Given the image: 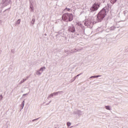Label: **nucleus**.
Segmentation results:
<instances>
[{
	"mask_svg": "<svg viewBox=\"0 0 128 128\" xmlns=\"http://www.w3.org/2000/svg\"><path fill=\"white\" fill-rule=\"evenodd\" d=\"M106 8H103L98 14L97 18L98 20V22H102L104 17L106 16V12H108V10H106Z\"/></svg>",
	"mask_w": 128,
	"mask_h": 128,
	"instance_id": "1",
	"label": "nucleus"
},
{
	"mask_svg": "<svg viewBox=\"0 0 128 128\" xmlns=\"http://www.w3.org/2000/svg\"><path fill=\"white\" fill-rule=\"evenodd\" d=\"M62 18L63 20H66V22H72L74 20V16L72 14L66 13L62 15Z\"/></svg>",
	"mask_w": 128,
	"mask_h": 128,
	"instance_id": "2",
	"label": "nucleus"
},
{
	"mask_svg": "<svg viewBox=\"0 0 128 128\" xmlns=\"http://www.w3.org/2000/svg\"><path fill=\"white\" fill-rule=\"evenodd\" d=\"M94 20L91 18H88L84 22V26H94Z\"/></svg>",
	"mask_w": 128,
	"mask_h": 128,
	"instance_id": "3",
	"label": "nucleus"
},
{
	"mask_svg": "<svg viewBox=\"0 0 128 128\" xmlns=\"http://www.w3.org/2000/svg\"><path fill=\"white\" fill-rule=\"evenodd\" d=\"M98 8H100V4H94L90 8V12H96V10H98Z\"/></svg>",
	"mask_w": 128,
	"mask_h": 128,
	"instance_id": "4",
	"label": "nucleus"
},
{
	"mask_svg": "<svg viewBox=\"0 0 128 128\" xmlns=\"http://www.w3.org/2000/svg\"><path fill=\"white\" fill-rule=\"evenodd\" d=\"M68 32H76V28H74V26H69L68 28Z\"/></svg>",
	"mask_w": 128,
	"mask_h": 128,
	"instance_id": "5",
	"label": "nucleus"
},
{
	"mask_svg": "<svg viewBox=\"0 0 128 128\" xmlns=\"http://www.w3.org/2000/svg\"><path fill=\"white\" fill-rule=\"evenodd\" d=\"M60 36L64 37V30H60V31H59L58 32V34H56V36Z\"/></svg>",
	"mask_w": 128,
	"mask_h": 128,
	"instance_id": "6",
	"label": "nucleus"
},
{
	"mask_svg": "<svg viewBox=\"0 0 128 128\" xmlns=\"http://www.w3.org/2000/svg\"><path fill=\"white\" fill-rule=\"evenodd\" d=\"M124 18L126 20L128 18V11L126 10L124 12Z\"/></svg>",
	"mask_w": 128,
	"mask_h": 128,
	"instance_id": "7",
	"label": "nucleus"
},
{
	"mask_svg": "<svg viewBox=\"0 0 128 128\" xmlns=\"http://www.w3.org/2000/svg\"><path fill=\"white\" fill-rule=\"evenodd\" d=\"M58 92H60L52 94L50 96H48V98H51V96H54V95L58 96Z\"/></svg>",
	"mask_w": 128,
	"mask_h": 128,
	"instance_id": "8",
	"label": "nucleus"
},
{
	"mask_svg": "<svg viewBox=\"0 0 128 128\" xmlns=\"http://www.w3.org/2000/svg\"><path fill=\"white\" fill-rule=\"evenodd\" d=\"M70 54H74V52H76V48H74L73 50H72L70 51Z\"/></svg>",
	"mask_w": 128,
	"mask_h": 128,
	"instance_id": "9",
	"label": "nucleus"
},
{
	"mask_svg": "<svg viewBox=\"0 0 128 128\" xmlns=\"http://www.w3.org/2000/svg\"><path fill=\"white\" fill-rule=\"evenodd\" d=\"M36 22V19L35 18H32V21H31V24L34 26V22Z\"/></svg>",
	"mask_w": 128,
	"mask_h": 128,
	"instance_id": "10",
	"label": "nucleus"
},
{
	"mask_svg": "<svg viewBox=\"0 0 128 128\" xmlns=\"http://www.w3.org/2000/svg\"><path fill=\"white\" fill-rule=\"evenodd\" d=\"M77 114H78V116H80V114H82V112L80 110H77Z\"/></svg>",
	"mask_w": 128,
	"mask_h": 128,
	"instance_id": "11",
	"label": "nucleus"
},
{
	"mask_svg": "<svg viewBox=\"0 0 128 128\" xmlns=\"http://www.w3.org/2000/svg\"><path fill=\"white\" fill-rule=\"evenodd\" d=\"M117 0H110V2L112 4H116V2Z\"/></svg>",
	"mask_w": 128,
	"mask_h": 128,
	"instance_id": "12",
	"label": "nucleus"
},
{
	"mask_svg": "<svg viewBox=\"0 0 128 128\" xmlns=\"http://www.w3.org/2000/svg\"><path fill=\"white\" fill-rule=\"evenodd\" d=\"M46 70V67H45V66L42 67V68L40 69V72H42L43 70Z\"/></svg>",
	"mask_w": 128,
	"mask_h": 128,
	"instance_id": "13",
	"label": "nucleus"
},
{
	"mask_svg": "<svg viewBox=\"0 0 128 128\" xmlns=\"http://www.w3.org/2000/svg\"><path fill=\"white\" fill-rule=\"evenodd\" d=\"M26 80V79H23L22 80H21L19 84H23V82H24Z\"/></svg>",
	"mask_w": 128,
	"mask_h": 128,
	"instance_id": "14",
	"label": "nucleus"
},
{
	"mask_svg": "<svg viewBox=\"0 0 128 128\" xmlns=\"http://www.w3.org/2000/svg\"><path fill=\"white\" fill-rule=\"evenodd\" d=\"M21 106H22V108H24V100L22 102Z\"/></svg>",
	"mask_w": 128,
	"mask_h": 128,
	"instance_id": "15",
	"label": "nucleus"
},
{
	"mask_svg": "<svg viewBox=\"0 0 128 128\" xmlns=\"http://www.w3.org/2000/svg\"><path fill=\"white\" fill-rule=\"evenodd\" d=\"M16 24H20V19H19L16 22Z\"/></svg>",
	"mask_w": 128,
	"mask_h": 128,
	"instance_id": "16",
	"label": "nucleus"
},
{
	"mask_svg": "<svg viewBox=\"0 0 128 128\" xmlns=\"http://www.w3.org/2000/svg\"><path fill=\"white\" fill-rule=\"evenodd\" d=\"M36 74H37V76H40V74H42V72H40V71H37L36 72Z\"/></svg>",
	"mask_w": 128,
	"mask_h": 128,
	"instance_id": "17",
	"label": "nucleus"
},
{
	"mask_svg": "<svg viewBox=\"0 0 128 128\" xmlns=\"http://www.w3.org/2000/svg\"><path fill=\"white\" fill-rule=\"evenodd\" d=\"M106 109L108 110H110V106H106Z\"/></svg>",
	"mask_w": 128,
	"mask_h": 128,
	"instance_id": "18",
	"label": "nucleus"
},
{
	"mask_svg": "<svg viewBox=\"0 0 128 128\" xmlns=\"http://www.w3.org/2000/svg\"><path fill=\"white\" fill-rule=\"evenodd\" d=\"M115 29H116V27L112 26V27L110 28V30H115Z\"/></svg>",
	"mask_w": 128,
	"mask_h": 128,
	"instance_id": "19",
	"label": "nucleus"
},
{
	"mask_svg": "<svg viewBox=\"0 0 128 128\" xmlns=\"http://www.w3.org/2000/svg\"><path fill=\"white\" fill-rule=\"evenodd\" d=\"M70 124H72V123L70 122H67V126H70Z\"/></svg>",
	"mask_w": 128,
	"mask_h": 128,
	"instance_id": "20",
	"label": "nucleus"
},
{
	"mask_svg": "<svg viewBox=\"0 0 128 128\" xmlns=\"http://www.w3.org/2000/svg\"><path fill=\"white\" fill-rule=\"evenodd\" d=\"M80 50H82V48L76 50V52H80Z\"/></svg>",
	"mask_w": 128,
	"mask_h": 128,
	"instance_id": "21",
	"label": "nucleus"
},
{
	"mask_svg": "<svg viewBox=\"0 0 128 128\" xmlns=\"http://www.w3.org/2000/svg\"><path fill=\"white\" fill-rule=\"evenodd\" d=\"M2 98H3L2 96L0 95V100H2Z\"/></svg>",
	"mask_w": 128,
	"mask_h": 128,
	"instance_id": "22",
	"label": "nucleus"
},
{
	"mask_svg": "<svg viewBox=\"0 0 128 128\" xmlns=\"http://www.w3.org/2000/svg\"><path fill=\"white\" fill-rule=\"evenodd\" d=\"M76 78H78V76H76L75 77H74L73 82L74 80H76Z\"/></svg>",
	"mask_w": 128,
	"mask_h": 128,
	"instance_id": "23",
	"label": "nucleus"
},
{
	"mask_svg": "<svg viewBox=\"0 0 128 128\" xmlns=\"http://www.w3.org/2000/svg\"><path fill=\"white\" fill-rule=\"evenodd\" d=\"M66 10H67L68 12H70V9L68 8H66Z\"/></svg>",
	"mask_w": 128,
	"mask_h": 128,
	"instance_id": "24",
	"label": "nucleus"
},
{
	"mask_svg": "<svg viewBox=\"0 0 128 128\" xmlns=\"http://www.w3.org/2000/svg\"><path fill=\"white\" fill-rule=\"evenodd\" d=\"M82 73H81V74H78L77 76H80V74H82Z\"/></svg>",
	"mask_w": 128,
	"mask_h": 128,
	"instance_id": "25",
	"label": "nucleus"
},
{
	"mask_svg": "<svg viewBox=\"0 0 128 128\" xmlns=\"http://www.w3.org/2000/svg\"><path fill=\"white\" fill-rule=\"evenodd\" d=\"M100 76H96L95 78H100Z\"/></svg>",
	"mask_w": 128,
	"mask_h": 128,
	"instance_id": "26",
	"label": "nucleus"
},
{
	"mask_svg": "<svg viewBox=\"0 0 128 128\" xmlns=\"http://www.w3.org/2000/svg\"><path fill=\"white\" fill-rule=\"evenodd\" d=\"M96 78V76H92L90 77V78Z\"/></svg>",
	"mask_w": 128,
	"mask_h": 128,
	"instance_id": "27",
	"label": "nucleus"
},
{
	"mask_svg": "<svg viewBox=\"0 0 128 128\" xmlns=\"http://www.w3.org/2000/svg\"><path fill=\"white\" fill-rule=\"evenodd\" d=\"M28 78H30V76H27V77L26 78V80H28Z\"/></svg>",
	"mask_w": 128,
	"mask_h": 128,
	"instance_id": "28",
	"label": "nucleus"
},
{
	"mask_svg": "<svg viewBox=\"0 0 128 128\" xmlns=\"http://www.w3.org/2000/svg\"><path fill=\"white\" fill-rule=\"evenodd\" d=\"M38 120V118H36V119L34 120L33 122H34V120Z\"/></svg>",
	"mask_w": 128,
	"mask_h": 128,
	"instance_id": "29",
	"label": "nucleus"
},
{
	"mask_svg": "<svg viewBox=\"0 0 128 128\" xmlns=\"http://www.w3.org/2000/svg\"><path fill=\"white\" fill-rule=\"evenodd\" d=\"M26 95H28V94H23V96H26Z\"/></svg>",
	"mask_w": 128,
	"mask_h": 128,
	"instance_id": "30",
	"label": "nucleus"
},
{
	"mask_svg": "<svg viewBox=\"0 0 128 128\" xmlns=\"http://www.w3.org/2000/svg\"><path fill=\"white\" fill-rule=\"evenodd\" d=\"M8 2V0H6L4 2V4H6V2Z\"/></svg>",
	"mask_w": 128,
	"mask_h": 128,
	"instance_id": "31",
	"label": "nucleus"
},
{
	"mask_svg": "<svg viewBox=\"0 0 128 128\" xmlns=\"http://www.w3.org/2000/svg\"><path fill=\"white\" fill-rule=\"evenodd\" d=\"M32 10H33L32 9Z\"/></svg>",
	"mask_w": 128,
	"mask_h": 128,
	"instance_id": "32",
	"label": "nucleus"
},
{
	"mask_svg": "<svg viewBox=\"0 0 128 128\" xmlns=\"http://www.w3.org/2000/svg\"><path fill=\"white\" fill-rule=\"evenodd\" d=\"M0 22H2L0 20Z\"/></svg>",
	"mask_w": 128,
	"mask_h": 128,
	"instance_id": "33",
	"label": "nucleus"
}]
</instances>
